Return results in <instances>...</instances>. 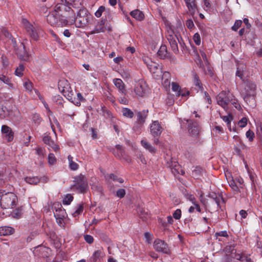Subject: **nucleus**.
Instances as JSON below:
<instances>
[{"mask_svg": "<svg viewBox=\"0 0 262 262\" xmlns=\"http://www.w3.org/2000/svg\"><path fill=\"white\" fill-rule=\"evenodd\" d=\"M157 53L161 59H165L170 56V53L167 51V47L164 45L161 46Z\"/></svg>", "mask_w": 262, "mask_h": 262, "instance_id": "b1692460", "label": "nucleus"}, {"mask_svg": "<svg viewBox=\"0 0 262 262\" xmlns=\"http://www.w3.org/2000/svg\"><path fill=\"white\" fill-rule=\"evenodd\" d=\"M193 39L194 40V41L196 45L199 46V45H200V43H201V37H200V36L199 33H195L194 36H193Z\"/></svg>", "mask_w": 262, "mask_h": 262, "instance_id": "6e6d98bb", "label": "nucleus"}, {"mask_svg": "<svg viewBox=\"0 0 262 262\" xmlns=\"http://www.w3.org/2000/svg\"><path fill=\"white\" fill-rule=\"evenodd\" d=\"M203 169L200 167H195L192 171V176L195 179H200L203 175Z\"/></svg>", "mask_w": 262, "mask_h": 262, "instance_id": "cd10ccee", "label": "nucleus"}, {"mask_svg": "<svg viewBox=\"0 0 262 262\" xmlns=\"http://www.w3.org/2000/svg\"><path fill=\"white\" fill-rule=\"evenodd\" d=\"M166 166L170 169L171 172L175 176L177 174L183 175L185 173V172L177 161L172 160L168 161L167 162Z\"/></svg>", "mask_w": 262, "mask_h": 262, "instance_id": "f8f14e48", "label": "nucleus"}, {"mask_svg": "<svg viewBox=\"0 0 262 262\" xmlns=\"http://www.w3.org/2000/svg\"><path fill=\"white\" fill-rule=\"evenodd\" d=\"M148 69L151 73L154 74L157 77H161L162 74L161 66L155 62H150V63L147 64Z\"/></svg>", "mask_w": 262, "mask_h": 262, "instance_id": "f3484780", "label": "nucleus"}, {"mask_svg": "<svg viewBox=\"0 0 262 262\" xmlns=\"http://www.w3.org/2000/svg\"><path fill=\"white\" fill-rule=\"evenodd\" d=\"M246 69V67L245 64L240 63L237 64V70L236 72V76L239 77L244 81L243 79L244 75Z\"/></svg>", "mask_w": 262, "mask_h": 262, "instance_id": "393cba45", "label": "nucleus"}, {"mask_svg": "<svg viewBox=\"0 0 262 262\" xmlns=\"http://www.w3.org/2000/svg\"><path fill=\"white\" fill-rule=\"evenodd\" d=\"M43 141L46 144L48 145L53 149L56 151L59 150V147L51 139V137L48 136H46L43 138Z\"/></svg>", "mask_w": 262, "mask_h": 262, "instance_id": "412c9836", "label": "nucleus"}, {"mask_svg": "<svg viewBox=\"0 0 262 262\" xmlns=\"http://www.w3.org/2000/svg\"><path fill=\"white\" fill-rule=\"evenodd\" d=\"M14 232V229L9 226L1 227V235H9L12 234Z\"/></svg>", "mask_w": 262, "mask_h": 262, "instance_id": "c756f323", "label": "nucleus"}, {"mask_svg": "<svg viewBox=\"0 0 262 262\" xmlns=\"http://www.w3.org/2000/svg\"><path fill=\"white\" fill-rule=\"evenodd\" d=\"M2 59L3 67L5 68L8 67V66L9 65V61L8 58L6 57H4L3 56L2 57Z\"/></svg>", "mask_w": 262, "mask_h": 262, "instance_id": "69168bd1", "label": "nucleus"}, {"mask_svg": "<svg viewBox=\"0 0 262 262\" xmlns=\"http://www.w3.org/2000/svg\"><path fill=\"white\" fill-rule=\"evenodd\" d=\"M188 10V12L192 16L195 14L198 7L195 0H184Z\"/></svg>", "mask_w": 262, "mask_h": 262, "instance_id": "a211bd4d", "label": "nucleus"}, {"mask_svg": "<svg viewBox=\"0 0 262 262\" xmlns=\"http://www.w3.org/2000/svg\"><path fill=\"white\" fill-rule=\"evenodd\" d=\"M171 89L172 91L175 92L176 93H178V92H180V91L181 90L179 85L175 82H172Z\"/></svg>", "mask_w": 262, "mask_h": 262, "instance_id": "3c124183", "label": "nucleus"}, {"mask_svg": "<svg viewBox=\"0 0 262 262\" xmlns=\"http://www.w3.org/2000/svg\"><path fill=\"white\" fill-rule=\"evenodd\" d=\"M246 137L248 139L249 141L251 142L253 140L255 135L254 132L251 129L248 130L246 133Z\"/></svg>", "mask_w": 262, "mask_h": 262, "instance_id": "a18cd8bd", "label": "nucleus"}, {"mask_svg": "<svg viewBox=\"0 0 262 262\" xmlns=\"http://www.w3.org/2000/svg\"><path fill=\"white\" fill-rule=\"evenodd\" d=\"M25 181L27 183L33 185H36L40 181L39 178L36 177H26L25 178Z\"/></svg>", "mask_w": 262, "mask_h": 262, "instance_id": "72a5a7b5", "label": "nucleus"}, {"mask_svg": "<svg viewBox=\"0 0 262 262\" xmlns=\"http://www.w3.org/2000/svg\"><path fill=\"white\" fill-rule=\"evenodd\" d=\"M222 118L223 120L225 122L227 123V125L229 130L231 131V128L230 123H231V121L232 120V116L230 115H229L227 116H223Z\"/></svg>", "mask_w": 262, "mask_h": 262, "instance_id": "37998d69", "label": "nucleus"}, {"mask_svg": "<svg viewBox=\"0 0 262 262\" xmlns=\"http://www.w3.org/2000/svg\"><path fill=\"white\" fill-rule=\"evenodd\" d=\"M73 197L71 194H67L63 200V204L64 205H69L73 201Z\"/></svg>", "mask_w": 262, "mask_h": 262, "instance_id": "c03bdc74", "label": "nucleus"}, {"mask_svg": "<svg viewBox=\"0 0 262 262\" xmlns=\"http://www.w3.org/2000/svg\"><path fill=\"white\" fill-rule=\"evenodd\" d=\"M22 213L21 208H18L11 212V215L13 218L19 219L21 217Z\"/></svg>", "mask_w": 262, "mask_h": 262, "instance_id": "c9c22d12", "label": "nucleus"}, {"mask_svg": "<svg viewBox=\"0 0 262 262\" xmlns=\"http://www.w3.org/2000/svg\"><path fill=\"white\" fill-rule=\"evenodd\" d=\"M245 83L246 86L245 89L246 90V94L247 96L251 95L256 89L255 84L248 80L244 81Z\"/></svg>", "mask_w": 262, "mask_h": 262, "instance_id": "6ab92c4d", "label": "nucleus"}, {"mask_svg": "<svg viewBox=\"0 0 262 262\" xmlns=\"http://www.w3.org/2000/svg\"><path fill=\"white\" fill-rule=\"evenodd\" d=\"M74 184L72 186L73 190L78 192L84 193L88 188V182L86 177L82 174H80L74 178Z\"/></svg>", "mask_w": 262, "mask_h": 262, "instance_id": "0eeeda50", "label": "nucleus"}, {"mask_svg": "<svg viewBox=\"0 0 262 262\" xmlns=\"http://www.w3.org/2000/svg\"><path fill=\"white\" fill-rule=\"evenodd\" d=\"M83 211V204H79L77 205V208L76 210L73 213V215L74 217L78 216V215L82 213Z\"/></svg>", "mask_w": 262, "mask_h": 262, "instance_id": "58836bf2", "label": "nucleus"}, {"mask_svg": "<svg viewBox=\"0 0 262 262\" xmlns=\"http://www.w3.org/2000/svg\"><path fill=\"white\" fill-rule=\"evenodd\" d=\"M173 217L176 220H179L181 216V210L179 209H177L173 213Z\"/></svg>", "mask_w": 262, "mask_h": 262, "instance_id": "e2e57ef3", "label": "nucleus"}, {"mask_svg": "<svg viewBox=\"0 0 262 262\" xmlns=\"http://www.w3.org/2000/svg\"><path fill=\"white\" fill-rule=\"evenodd\" d=\"M177 96H181L182 97H186L189 95V92L188 91H185L183 92V90H181L180 92H179L178 93H176Z\"/></svg>", "mask_w": 262, "mask_h": 262, "instance_id": "338daca9", "label": "nucleus"}, {"mask_svg": "<svg viewBox=\"0 0 262 262\" xmlns=\"http://www.w3.org/2000/svg\"><path fill=\"white\" fill-rule=\"evenodd\" d=\"M24 86L26 88L27 90H28L29 92H31L32 90V83L30 82V81H28L25 82L24 83Z\"/></svg>", "mask_w": 262, "mask_h": 262, "instance_id": "bf43d9fd", "label": "nucleus"}, {"mask_svg": "<svg viewBox=\"0 0 262 262\" xmlns=\"http://www.w3.org/2000/svg\"><path fill=\"white\" fill-rule=\"evenodd\" d=\"M65 19H68V16L65 14H58L54 11L47 16V21L52 26L58 25L59 21H61L64 24L67 25Z\"/></svg>", "mask_w": 262, "mask_h": 262, "instance_id": "1a4fd4ad", "label": "nucleus"}, {"mask_svg": "<svg viewBox=\"0 0 262 262\" xmlns=\"http://www.w3.org/2000/svg\"><path fill=\"white\" fill-rule=\"evenodd\" d=\"M124 116L132 118L134 116L133 112L129 108H123L122 110Z\"/></svg>", "mask_w": 262, "mask_h": 262, "instance_id": "4c0bfd02", "label": "nucleus"}, {"mask_svg": "<svg viewBox=\"0 0 262 262\" xmlns=\"http://www.w3.org/2000/svg\"><path fill=\"white\" fill-rule=\"evenodd\" d=\"M104 24H105V20H101L98 23L97 25L96 26L95 30L96 32H104Z\"/></svg>", "mask_w": 262, "mask_h": 262, "instance_id": "473e14b6", "label": "nucleus"}, {"mask_svg": "<svg viewBox=\"0 0 262 262\" xmlns=\"http://www.w3.org/2000/svg\"><path fill=\"white\" fill-rule=\"evenodd\" d=\"M8 190L7 192L5 190L1 191V208L4 209L13 208L17 200L16 195L11 192L13 188L11 185L8 186Z\"/></svg>", "mask_w": 262, "mask_h": 262, "instance_id": "39448f33", "label": "nucleus"}, {"mask_svg": "<svg viewBox=\"0 0 262 262\" xmlns=\"http://www.w3.org/2000/svg\"><path fill=\"white\" fill-rule=\"evenodd\" d=\"M4 35L7 39L6 42L12 45L16 50V53L19 58L23 60L27 61L29 59V54L26 52L25 47L23 43L20 42L18 48H16V42L12 35L5 29H1V35Z\"/></svg>", "mask_w": 262, "mask_h": 262, "instance_id": "7ed1b4c3", "label": "nucleus"}, {"mask_svg": "<svg viewBox=\"0 0 262 262\" xmlns=\"http://www.w3.org/2000/svg\"><path fill=\"white\" fill-rule=\"evenodd\" d=\"M116 148L117 151H114V154L115 156L120 158V156H122V154L124 152V150L122 148V146L120 145H117L116 146Z\"/></svg>", "mask_w": 262, "mask_h": 262, "instance_id": "ea45409f", "label": "nucleus"}, {"mask_svg": "<svg viewBox=\"0 0 262 262\" xmlns=\"http://www.w3.org/2000/svg\"><path fill=\"white\" fill-rule=\"evenodd\" d=\"M148 111H143L139 112L137 114V121L140 125H143L145 121V119L147 116Z\"/></svg>", "mask_w": 262, "mask_h": 262, "instance_id": "bb28decb", "label": "nucleus"}, {"mask_svg": "<svg viewBox=\"0 0 262 262\" xmlns=\"http://www.w3.org/2000/svg\"><path fill=\"white\" fill-rule=\"evenodd\" d=\"M48 161L50 165H53L56 161V158L53 154H50L48 156Z\"/></svg>", "mask_w": 262, "mask_h": 262, "instance_id": "603ef678", "label": "nucleus"}, {"mask_svg": "<svg viewBox=\"0 0 262 262\" xmlns=\"http://www.w3.org/2000/svg\"><path fill=\"white\" fill-rule=\"evenodd\" d=\"M66 2L69 4L72 5L74 7L78 6V5H81L80 0H65Z\"/></svg>", "mask_w": 262, "mask_h": 262, "instance_id": "09e8293b", "label": "nucleus"}, {"mask_svg": "<svg viewBox=\"0 0 262 262\" xmlns=\"http://www.w3.org/2000/svg\"><path fill=\"white\" fill-rule=\"evenodd\" d=\"M242 24V21L241 20H237L234 25L232 27V29L235 31H237V29L241 26Z\"/></svg>", "mask_w": 262, "mask_h": 262, "instance_id": "864d4df0", "label": "nucleus"}, {"mask_svg": "<svg viewBox=\"0 0 262 262\" xmlns=\"http://www.w3.org/2000/svg\"><path fill=\"white\" fill-rule=\"evenodd\" d=\"M103 255V252L101 250H96L93 253L90 260L92 262H99Z\"/></svg>", "mask_w": 262, "mask_h": 262, "instance_id": "a878e982", "label": "nucleus"}, {"mask_svg": "<svg viewBox=\"0 0 262 262\" xmlns=\"http://www.w3.org/2000/svg\"><path fill=\"white\" fill-rule=\"evenodd\" d=\"M60 207L55 210V212L54 213L55 217H64L66 214V211L64 209H62L61 205H60Z\"/></svg>", "mask_w": 262, "mask_h": 262, "instance_id": "2f4dec72", "label": "nucleus"}, {"mask_svg": "<svg viewBox=\"0 0 262 262\" xmlns=\"http://www.w3.org/2000/svg\"><path fill=\"white\" fill-rule=\"evenodd\" d=\"M84 239L85 241L89 244H92L94 242V238L92 236L90 235H84Z\"/></svg>", "mask_w": 262, "mask_h": 262, "instance_id": "0e129e2a", "label": "nucleus"}, {"mask_svg": "<svg viewBox=\"0 0 262 262\" xmlns=\"http://www.w3.org/2000/svg\"><path fill=\"white\" fill-rule=\"evenodd\" d=\"M147 86L146 83L142 80L138 81L135 85V92L138 96L143 97L147 93Z\"/></svg>", "mask_w": 262, "mask_h": 262, "instance_id": "2eb2a0df", "label": "nucleus"}, {"mask_svg": "<svg viewBox=\"0 0 262 262\" xmlns=\"http://www.w3.org/2000/svg\"><path fill=\"white\" fill-rule=\"evenodd\" d=\"M210 198H211L215 203L216 204V209L217 210L219 208H220L221 207L220 204L221 202H224V200L221 195L219 194H216L215 193H212L209 194V196Z\"/></svg>", "mask_w": 262, "mask_h": 262, "instance_id": "5701e85b", "label": "nucleus"}, {"mask_svg": "<svg viewBox=\"0 0 262 262\" xmlns=\"http://www.w3.org/2000/svg\"><path fill=\"white\" fill-rule=\"evenodd\" d=\"M161 76H162V80H164V83L166 85H169L170 83V80L168 79L170 77L169 73L165 72L163 74H162Z\"/></svg>", "mask_w": 262, "mask_h": 262, "instance_id": "a19ab883", "label": "nucleus"}, {"mask_svg": "<svg viewBox=\"0 0 262 262\" xmlns=\"http://www.w3.org/2000/svg\"><path fill=\"white\" fill-rule=\"evenodd\" d=\"M109 178L111 179H112L114 181L118 182L120 183H123L124 181L123 179L121 178H118L117 176L114 174L113 173H111L109 175Z\"/></svg>", "mask_w": 262, "mask_h": 262, "instance_id": "de8ad7c7", "label": "nucleus"}, {"mask_svg": "<svg viewBox=\"0 0 262 262\" xmlns=\"http://www.w3.org/2000/svg\"><path fill=\"white\" fill-rule=\"evenodd\" d=\"M166 36L170 48L174 54H177L179 52L178 43H179L181 50L182 51L185 50L186 46L180 34L174 31L171 27H169L167 30Z\"/></svg>", "mask_w": 262, "mask_h": 262, "instance_id": "f257e3e1", "label": "nucleus"}, {"mask_svg": "<svg viewBox=\"0 0 262 262\" xmlns=\"http://www.w3.org/2000/svg\"><path fill=\"white\" fill-rule=\"evenodd\" d=\"M125 194V190L124 189H119L117 191L116 195L120 198H122Z\"/></svg>", "mask_w": 262, "mask_h": 262, "instance_id": "680f3d73", "label": "nucleus"}, {"mask_svg": "<svg viewBox=\"0 0 262 262\" xmlns=\"http://www.w3.org/2000/svg\"><path fill=\"white\" fill-rule=\"evenodd\" d=\"M1 133L3 134V138L7 142H11L14 138V133L12 129L6 125L1 126Z\"/></svg>", "mask_w": 262, "mask_h": 262, "instance_id": "dca6fc26", "label": "nucleus"}, {"mask_svg": "<svg viewBox=\"0 0 262 262\" xmlns=\"http://www.w3.org/2000/svg\"><path fill=\"white\" fill-rule=\"evenodd\" d=\"M62 84H64L61 90V92L63 95L70 101L73 102L75 105L79 106L80 102L79 101H75L73 100L74 92L71 90V87L69 86V84L68 81H60L59 83V89L62 86Z\"/></svg>", "mask_w": 262, "mask_h": 262, "instance_id": "6e6552de", "label": "nucleus"}, {"mask_svg": "<svg viewBox=\"0 0 262 262\" xmlns=\"http://www.w3.org/2000/svg\"><path fill=\"white\" fill-rule=\"evenodd\" d=\"M193 83L196 86L198 87L199 90H203L202 84L199 76L195 73H193Z\"/></svg>", "mask_w": 262, "mask_h": 262, "instance_id": "f704fd0d", "label": "nucleus"}, {"mask_svg": "<svg viewBox=\"0 0 262 262\" xmlns=\"http://www.w3.org/2000/svg\"><path fill=\"white\" fill-rule=\"evenodd\" d=\"M68 159L69 162L70 168L72 170H77L78 169L79 165L73 161V157L71 155H69Z\"/></svg>", "mask_w": 262, "mask_h": 262, "instance_id": "7c9ffc66", "label": "nucleus"}, {"mask_svg": "<svg viewBox=\"0 0 262 262\" xmlns=\"http://www.w3.org/2000/svg\"><path fill=\"white\" fill-rule=\"evenodd\" d=\"M163 127L158 121H154L150 126V134L154 137H159L163 132Z\"/></svg>", "mask_w": 262, "mask_h": 262, "instance_id": "4468645a", "label": "nucleus"}, {"mask_svg": "<svg viewBox=\"0 0 262 262\" xmlns=\"http://www.w3.org/2000/svg\"><path fill=\"white\" fill-rule=\"evenodd\" d=\"M1 81H3L4 83L7 84L9 87L12 88L13 84L11 83V79L4 75L1 76Z\"/></svg>", "mask_w": 262, "mask_h": 262, "instance_id": "79ce46f5", "label": "nucleus"}, {"mask_svg": "<svg viewBox=\"0 0 262 262\" xmlns=\"http://www.w3.org/2000/svg\"><path fill=\"white\" fill-rule=\"evenodd\" d=\"M154 248L156 251L162 252L165 254H169L170 249L168 245L164 241L160 239H157L154 243Z\"/></svg>", "mask_w": 262, "mask_h": 262, "instance_id": "9b49d317", "label": "nucleus"}, {"mask_svg": "<svg viewBox=\"0 0 262 262\" xmlns=\"http://www.w3.org/2000/svg\"><path fill=\"white\" fill-rule=\"evenodd\" d=\"M216 99L217 104L226 111L228 109L229 103L233 105L236 108L240 107V105L237 103V100L229 91H222L216 96Z\"/></svg>", "mask_w": 262, "mask_h": 262, "instance_id": "20e7f679", "label": "nucleus"}, {"mask_svg": "<svg viewBox=\"0 0 262 262\" xmlns=\"http://www.w3.org/2000/svg\"><path fill=\"white\" fill-rule=\"evenodd\" d=\"M230 187L232 188L233 190L236 192H240L238 186L236 185L234 181H232L230 182Z\"/></svg>", "mask_w": 262, "mask_h": 262, "instance_id": "774afa93", "label": "nucleus"}, {"mask_svg": "<svg viewBox=\"0 0 262 262\" xmlns=\"http://www.w3.org/2000/svg\"><path fill=\"white\" fill-rule=\"evenodd\" d=\"M105 8L103 6H100L97 11L95 12V15L97 17H100L102 13L105 11Z\"/></svg>", "mask_w": 262, "mask_h": 262, "instance_id": "8fccbe9b", "label": "nucleus"}, {"mask_svg": "<svg viewBox=\"0 0 262 262\" xmlns=\"http://www.w3.org/2000/svg\"><path fill=\"white\" fill-rule=\"evenodd\" d=\"M247 124V119L245 117L243 118L238 122V125L242 128L244 127Z\"/></svg>", "mask_w": 262, "mask_h": 262, "instance_id": "4d7b16f0", "label": "nucleus"}, {"mask_svg": "<svg viewBox=\"0 0 262 262\" xmlns=\"http://www.w3.org/2000/svg\"><path fill=\"white\" fill-rule=\"evenodd\" d=\"M25 70V66L23 64H19V66L16 69L15 71V74L21 77L23 75V72Z\"/></svg>", "mask_w": 262, "mask_h": 262, "instance_id": "e433bc0d", "label": "nucleus"}, {"mask_svg": "<svg viewBox=\"0 0 262 262\" xmlns=\"http://www.w3.org/2000/svg\"><path fill=\"white\" fill-rule=\"evenodd\" d=\"M130 15L138 20H142L144 17V14L139 10H135L130 13Z\"/></svg>", "mask_w": 262, "mask_h": 262, "instance_id": "c85d7f7f", "label": "nucleus"}, {"mask_svg": "<svg viewBox=\"0 0 262 262\" xmlns=\"http://www.w3.org/2000/svg\"><path fill=\"white\" fill-rule=\"evenodd\" d=\"M90 15L88 10L85 8L80 9L77 15L75 16L74 12L70 16H68V19L66 20V24L72 25L74 23L77 28H82L86 26L89 21Z\"/></svg>", "mask_w": 262, "mask_h": 262, "instance_id": "f03ea898", "label": "nucleus"}, {"mask_svg": "<svg viewBox=\"0 0 262 262\" xmlns=\"http://www.w3.org/2000/svg\"><path fill=\"white\" fill-rule=\"evenodd\" d=\"M32 119L33 121L37 124H39L41 121V118H40L39 115L37 114H33L32 115Z\"/></svg>", "mask_w": 262, "mask_h": 262, "instance_id": "49530a36", "label": "nucleus"}, {"mask_svg": "<svg viewBox=\"0 0 262 262\" xmlns=\"http://www.w3.org/2000/svg\"><path fill=\"white\" fill-rule=\"evenodd\" d=\"M9 115V110L6 107L1 108V118L2 117H6Z\"/></svg>", "mask_w": 262, "mask_h": 262, "instance_id": "13d9d810", "label": "nucleus"}, {"mask_svg": "<svg viewBox=\"0 0 262 262\" xmlns=\"http://www.w3.org/2000/svg\"><path fill=\"white\" fill-rule=\"evenodd\" d=\"M36 154L39 157H43L45 155V149L39 147H37L35 149Z\"/></svg>", "mask_w": 262, "mask_h": 262, "instance_id": "5fc2aeb1", "label": "nucleus"}, {"mask_svg": "<svg viewBox=\"0 0 262 262\" xmlns=\"http://www.w3.org/2000/svg\"><path fill=\"white\" fill-rule=\"evenodd\" d=\"M215 237L217 238L219 236L228 237V234L226 231H222L219 232H216L215 234Z\"/></svg>", "mask_w": 262, "mask_h": 262, "instance_id": "052dcab7", "label": "nucleus"}, {"mask_svg": "<svg viewBox=\"0 0 262 262\" xmlns=\"http://www.w3.org/2000/svg\"><path fill=\"white\" fill-rule=\"evenodd\" d=\"M189 133L193 138H196L199 135L200 127L196 121L187 120Z\"/></svg>", "mask_w": 262, "mask_h": 262, "instance_id": "9d476101", "label": "nucleus"}, {"mask_svg": "<svg viewBox=\"0 0 262 262\" xmlns=\"http://www.w3.org/2000/svg\"><path fill=\"white\" fill-rule=\"evenodd\" d=\"M113 81L119 92L123 94H125V85L123 81L119 78H114Z\"/></svg>", "mask_w": 262, "mask_h": 262, "instance_id": "aec40b11", "label": "nucleus"}, {"mask_svg": "<svg viewBox=\"0 0 262 262\" xmlns=\"http://www.w3.org/2000/svg\"><path fill=\"white\" fill-rule=\"evenodd\" d=\"M142 146L151 154H155L157 151V149L149 143L146 139H143L141 141Z\"/></svg>", "mask_w": 262, "mask_h": 262, "instance_id": "4be33fe9", "label": "nucleus"}, {"mask_svg": "<svg viewBox=\"0 0 262 262\" xmlns=\"http://www.w3.org/2000/svg\"><path fill=\"white\" fill-rule=\"evenodd\" d=\"M22 23L30 36L34 40H37L39 38L38 33L40 27L37 24H31L26 19H22Z\"/></svg>", "mask_w": 262, "mask_h": 262, "instance_id": "423d86ee", "label": "nucleus"}, {"mask_svg": "<svg viewBox=\"0 0 262 262\" xmlns=\"http://www.w3.org/2000/svg\"><path fill=\"white\" fill-rule=\"evenodd\" d=\"M54 12L58 14L63 13L67 16H70L71 14H73V11L71 8L64 4H57L55 7Z\"/></svg>", "mask_w": 262, "mask_h": 262, "instance_id": "ddd939ff", "label": "nucleus"}]
</instances>
